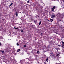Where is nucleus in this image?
Listing matches in <instances>:
<instances>
[{"label": "nucleus", "mask_w": 64, "mask_h": 64, "mask_svg": "<svg viewBox=\"0 0 64 64\" xmlns=\"http://www.w3.org/2000/svg\"><path fill=\"white\" fill-rule=\"evenodd\" d=\"M55 6H54L52 8V11H53L54 10V9H55Z\"/></svg>", "instance_id": "obj_1"}, {"label": "nucleus", "mask_w": 64, "mask_h": 64, "mask_svg": "<svg viewBox=\"0 0 64 64\" xmlns=\"http://www.w3.org/2000/svg\"><path fill=\"white\" fill-rule=\"evenodd\" d=\"M55 16V15L54 14L52 15L51 16V18H54Z\"/></svg>", "instance_id": "obj_2"}, {"label": "nucleus", "mask_w": 64, "mask_h": 64, "mask_svg": "<svg viewBox=\"0 0 64 64\" xmlns=\"http://www.w3.org/2000/svg\"><path fill=\"white\" fill-rule=\"evenodd\" d=\"M57 15L59 16H61H61H62V14H60V13H58L57 14Z\"/></svg>", "instance_id": "obj_3"}, {"label": "nucleus", "mask_w": 64, "mask_h": 64, "mask_svg": "<svg viewBox=\"0 0 64 64\" xmlns=\"http://www.w3.org/2000/svg\"><path fill=\"white\" fill-rule=\"evenodd\" d=\"M54 20H53V19H51L50 20V22H52V21H53Z\"/></svg>", "instance_id": "obj_4"}, {"label": "nucleus", "mask_w": 64, "mask_h": 64, "mask_svg": "<svg viewBox=\"0 0 64 64\" xmlns=\"http://www.w3.org/2000/svg\"><path fill=\"white\" fill-rule=\"evenodd\" d=\"M16 17L18 16V14H17V12H16Z\"/></svg>", "instance_id": "obj_5"}, {"label": "nucleus", "mask_w": 64, "mask_h": 64, "mask_svg": "<svg viewBox=\"0 0 64 64\" xmlns=\"http://www.w3.org/2000/svg\"><path fill=\"white\" fill-rule=\"evenodd\" d=\"M20 51V49H18L17 50V52H19Z\"/></svg>", "instance_id": "obj_6"}, {"label": "nucleus", "mask_w": 64, "mask_h": 64, "mask_svg": "<svg viewBox=\"0 0 64 64\" xmlns=\"http://www.w3.org/2000/svg\"><path fill=\"white\" fill-rule=\"evenodd\" d=\"M46 61L47 62H48V58H47L46 59Z\"/></svg>", "instance_id": "obj_7"}, {"label": "nucleus", "mask_w": 64, "mask_h": 64, "mask_svg": "<svg viewBox=\"0 0 64 64\" xmlns=\"http://www.w3.org/2000/svg\"><path fill=\"white\" fill-rule=\"evenodd\" d=\"M20 31L21 32H22V33H23V30H21Z\"/></svg>", "instance_id": "obj_8"}, {"label": "nucleus", "mask_w": 64, "mask_h": 64, "mask_svg": "<svg viewBox=\"0 0 64 64\" xmlns=\"http://www.w3.org/2000/svg\"><path fill=\"white\" fill-rule=\"evenodd\" d=\"M12 4H13V3H12L11 4H10V6H9L10 7L11 6H12Z\"/></svg>", "instance_id": "obj_9"}, {"label": "nucleus", "mask_w": 64, "mask_h": 64, "mask_svg": "<svg viewBox=\"0 0 64 64\" xmlns=\"http://www.w3.org/2000/svg\"><path fill=\"white\" fill-rule=\"evenodd\" d=\"M37 53H38V54H39L40 52H39V51H38L37 52Z\"/></svg>", "instance_id": "obj_10"}, {"label": "nucleus", "mask_w": 64, "mask_h": 64, "mask_svg": "<svg viewBox=\"0 0 64 64\" xmlns=\"http://www.w3.org/2000/svg\"><path fill=\"white\" fill-rule=\"evenodd\" d=\"M24 47H26V45H24Z\"/></svg>", "instance_id": "obj_11"}, {"label": "nucleus", "mask_w": 64, "mask_h": 64, "mask_svg": "<svg viewBox=\"0 0 64 64\" xmlns=\"http://www.w3.org/2000/svg\"><path fill=\"white\" fill-rule=\"evenodd\" d=\"M41 22H40L39 23V25H41Z\"/></svg>", "instance_id": "obj_12"}, {"label": "nucleus", "mask_w": 64, "mask_h": 64, "mask_svg": "<svg viewBox=\"0 0 64 64\" xmlns=\"http://www.w3.org/2000/svg\"><path fill=\"white\" fill-rule=\"evenodd\" d=\"M14 28L15 29H18V28L15 27Z\"/></svg>", "instance_id": "obj_13"}, {"label": "nucleus", "mask_w": 64, "mask_h": 64, "mask_svg": "<svg viewBox=\"0 0 64 64\" xmlns=\"http://www.w3.org/2000/svg\"><path fill=\"white\" fill-rule=\"evenodd\" d=\"M16 45L17 46H19V44L18 43H17L16 44Z\"/></svg>", "instance_id": "obj_14"}, {"label": "nucleus", "mask_w": 64, "mask_h": 64, "mask_svg": "<svg viewBox=\"0 0 64 64\" xmlns=\"http://www.w3.org/2000/svg\"><path fill=\"white\" fill-rule=\"evenodd\" d=\"M27 3H29V0H28L27 1Z\"/></svg>", "instance_id": "obj_15"}, {"label": "nucleus", "mask_w": 64, "mask_h": 64, "mask_svg": "<svg viewBox=\"0 0 64 64\" xmlns=\"http://www.w3.org/2000/svg\"><path fill=\"white\" fill-rule=\"evenodd\" d=\"M34 22L35 23H36V20H34Z\"/></svg>", "instance_id": "obj_16"}, {"label": "nucleus", "mask_w": 64, "mask_h": 64, "mask_svg": "<svg viewBox=\"0 0 64 64\" xmlns=\"http://www.w3.org/2000/svg\"><path fill=\"white\" fill-rule=\"evenodd\" d=\"M62 16H64V14H62Z\"/></svg>", "instance_id": "obj_17"}, {"label": "nucleus", "mask_w": 64, "mask_h": 64, "mask_svg": "<svg viewBox=\"0 0 64 64\" xmlns=\"http://www.w3.org/2000/svg\"><path fill=\"white\" fill-rule=\"evenodd\" d=\"M62 1L64 2V0H61Z\"/></svg>", "instance_id": "obj_18"}, {"label": "nucleus", "mask_w": 64, "mask_h": 64, "mask_svg": "<svg viewBox=\"0 0 64 64\" xmlns=\"http://www.w3.org/2000/svg\"><path fill=\"white\" fill-rule=\"evenodd\" d=\"M2 53H4V51H2Z\"/></svg>", "instance_id": "obj_19"}, {"label": "nucleus", "mask_w": 64, "mask_h": 64, "mask_svg": "<svg viewBox=\"0 0 64 64\" xmlns=\"http://www.w3.org/2000/svg\"><path fill=\"white\" fill-rule=\"evenodd\" d=\"M1 45H2V44L1 42H0V46H1Z\"/></svg>", "instance_id": "obj_20"}, {"label": "nucleus", "mask_w": 64, "mask_h": 64, "mask_svg": "<svg viewBox=\"0 0 64 64\" xmlns=\"http://www.w3.org/2000/svg\"><path fill=\"white\" fill-rule=\"evenodd\" d=\"M56 56H58L59 55V54H57L56 55Z\"/></svg>", "instance_id": "obj_21"}, {"label": "nucleus", "mask_w": 64, "mask_h": 64, "mask_svg": "<svg viewBox=\"0 0 64 64\" xmlns=\"http://www.w3.org/2000/svg\"><path fill=\"white\" fill-rule=\"evenodd\" d=\"M62 44L63 45V44H64V42H62Z\"/></svg>", "instance_id": "obj_22"}, {"label": "nucleus", "mask_w": 64, "mask_h": 64, "mask_svg": "<svg viewBox=\"0 0 64 64\" xmlns=\"http://www.w3.org/2000/svg\"><path fill=\"white\" fill-rule=\"evenodd\" d=\"M41 34V36H43V34Z\"/></svg>", "instance_id": "obj_23"}, {"label": "nucleus", "mask_w": 64, "mask_h": 64, "mask_svg": "<svg viewBox=\"0 0 64 64\" xmlns=\"http://www.w3.org/2000/svg\"><path fill=\"white\" fill-rule=\"evenodd\" d=\"M2 52V51L0 50V52Z\"/></svg>", "instance_id": "obj_24"}, {"label": "nucleus", "mask_w": 64, "mask_h": 64, "mask_svg": "<svg viewBox=\"0 0 64 64\" xmlns=\"http://www.w3.org/2000/svg\"><path fill=\"white\" fill-rule=\"evenodd\" d=\"M28 60H29V61H30V59H28Z\"/></svg>", "instance_id": "obj_25"}, {"label": "nucleus", "mask_w": 64, "mask_h": 64, "mask_svg": "<svg viewBox=\"0 0 64 64\" xmlns=\"http://www.w3.org/2000/svg\"><path fill=\"white\" fill-rule=\"evenodd\" d=\"M44 64H46V62H44Z\"/></svg>", "instance_id": "obj_26"}, {"label": "nucleus", "mask_w": 64, "mask_h": 64, "mask_svg": "<svg viewBox=\"0 0 64 64\" xmlns=\"http://www.w3.org/2000/svg\"><path fill=\"white\" fill-rule=\"evenodd\" d=\"M29 59V58H26V59Z\"/></svg>", "instance_id": "obj_27"}, {"label": "nucleus", "mask_w": 64, "mask_h": 64, "mask_svg": "<svg viewBox=\"0 0 64 64\" xmlns=\"http://www.w3.org/2000/svg\"><path fill=\"white\" fill-rule=\"evenodd\" d=\"M62 47H63V46H64V45H62Z\"/></svg>", "instance_id": "obj_28"}, {"label": "nucleus", "mask_w": 64, "mask_h": 64, "mask_svg": "<svg viewBox=\"0 0 64 64\" xmlns=\"http://www.w3.org/2000/svg\"><path fill=\"white\" fill-rule=\"evenodd\" d=\"M2 20H4V19H2Z\"/></svg>", "instance_id": "obj_29"}, {"label": "nucleus", "mask_w": 64, "mask_h": 64, "mask_svg": "<svg viewBox=\"0 0 64 64\" xmlns=\"http://www.w3.org/2000/svg\"><path fill=\"white\" fill-rule=\"evenodd\" d=\"M61 21V20H60V21Z\"/></svg>", "instance_id": "obj_30"}, {"label": "nucleus", "mask_w": 64, "mask_h": 64, "mask_svg": "<svg viewBox=\"0 0 64 64\" xmlns=\"http://www.w3.org/2000/svg\"><path fill=\"white\" fill-rule=\"evenodd\" d=\"M22 55H23V53H22Z\"/></svg>", "instance_id": "obj_31"}, {"label": "nucleus", "mask_w": 64, "mask_h": 64, "mask_svg": "<svg viewBox=\"0 0 64 64\" xmlns=\"http://www.w3.org/2000/svg\"><path fill=\"white\" fill-rule=\"evenodd\" d=\"M20 13H21V12H20Z\"/></svg>", "instance_id": "obj_32"}]
</instances>
